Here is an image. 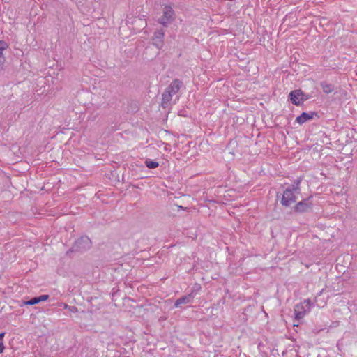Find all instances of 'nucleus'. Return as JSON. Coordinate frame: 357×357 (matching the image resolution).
Wrapping results in <instances>:
<instances>
[{
  "instance_id": "obj_1",
  "label": "nucleus",
  "mask_w": 357,
  "mask_h": 357,
  "mask_svg": "<svg viewBox=\"0 0 357 357\" xmlns=\"http://www.w3.org/2000/svg\"><path fill=\"white\" fill-rule=\"evenodd\" d=\"M301 194V188L299 187V183L296 186H293L291 188H287L282 195L281 203L284 206H290L295 204L297 195Z\"/></svg>"
},
{
  "instance_id": "obj_2",
  "label": "nucleus",
  "mask_w": 357,
  "mask_h": 357,
  "mask_svg": "<svg viewBox=\"0 0 357 357\" xmlns=\"http://www.w3.org/2000/svg\"><path fill=\"white\" fill-rule=\"evenodd\" d=\"M289 98L291 102L295 105H301L305 100L308 99V96L305 95L301 90H294L290 92Z\"/></svg>"
},
{
  "instance_id": "obj_3",
  "label": "nucleus",
  "mask_w": 357,
  "mask_h": 357,
  "mask_svg": "<svg viewBox=\"0 0 357 357\" xmlns=\"http://www.w3.org/2000/svg\"><path fill=\"white\" fill-rule=\"evenodd\" d=\"M174 10L169 6H165L163 8V15L160 20V23L167 26L174 18Z\"/></svg>"
},
{
  "instance_id": "obj_4",
  "label": "nucleus",
  "mask_w": 357,
  "mask_h": 357,
  "mask_svg": "<svg viewBox=\"0 0 357 357\" xmlns=\"http://www.w3.org/2000/svg\"><path fill=\"white\" fill-rule=\"evenodd\" d=\"M312 208V203L309 199H303L296 204L294 207V210L298 213H303L309 211Z\"/></svg>"
},
{
  "instance_id": "obj_5",
  "label": "nucleus",
  "mask_w": 357,
  "mask_h": 357,
  "mask_svg": "<svg viewBox=\"0 0 357 357\" xmlns=\"http://www.w3.org/2000/svg\"><path fill=\"white\" fill-rule=\"evenodd\" d=\"M294 312L296 319H301L304 317V316L305 315L307 312H308V310H307L305 306L301 303L295 306Z\"/></svg>"
},
{
  "instance_id": "obj_6",
  "label": "nucleus",
  "mask_w": 357,
  "mask_h": 357,
  "mask_svg": "<svg viewBox=\"0 0 357 357\" xmlns=\"http://www.w3.org/2000/svg\"><path fill=\"white\" fill-rule=\"evenodd\" d=\"M173 94L169 92L168 90H165V92L162 94V102L161 106L163 108L168 107L170 101L172 100Z\"/></svg>"
},
{
  "instance_id": "obj_7",
  "label": "nucleus",
  "mask_w": 357,
  "mask_h": 357,
  "mask_svg": "<svg viewBox=\"0 0 357 357\" xmlns=\"http://www.w3.org/2000/svg\"><path fill=\"white\" fill-rule=\"evenodd\" d=\"M8 47V44L3 41L0 40V66L3 65L6 61V56L4 52L7 50Z\"/></svg>"
},
{
  "instance_id": "obj_8",
  "label": "nucleus",
  "mask_w": 357,
  "mask_h": 357,
  "mask_svg": "<svg viewBox=\"0 0 357 357\" xmlns=\"http://www.w3.org/2000/svg\"><path fill=\"white\" fill-rule=\"evenodd\" d=\"M163 37H164V32L162 30H160V31L155 32L153 40H154V43L157 45L158 47H160L162 45Z\"/></svg>"
},
{
  "instance_id": "obj_9",
  "label": "nucleus",
  "mask_w": 357,
  "mask_h": 357,
  "mask_svg": "<svg viewBox=\"0 0 357 357\" xmlns=\"http://www.w3.org/2000/svg\"><path fill=\"white\" fill-rule=\"evenodd\" d=\"M314 114V113L309 114L306 112H303L299 116L296 118V122L301 125L305 123L306 121L312 119L313 118Z\"/></svg>"
},
{
  "instance_id": "obj_10",
  "label": "nucleus",
  "mask_w": 357,
  "mask_h": 357,
  "mask_svg": "<svg viewBox=\"0 0 357 357\" xmlns=\"http://www.w3.org/2000/svg\"><path fill=\"white\" fill-rule=\"evenodd\" d=\"M181 88V82L178 80H174L170 84V86L167 89L169 92H171L173 95L176 94Z\"/></svg>"
},
{
  "instance_id": "obj_11",
  "label": "nucleus",
  "mask_w": 357,
  "mask_h": 357,
  "mask_svg": "<svg viewBox=\"0 0 357 357\" xmlns=\"http://www.w3.org/2000/svg\"><path fill=\"white\" fill-rule=\"evenodd\" d=\"M191 300L192 296L190 294L188 296H184L182 298H180L176 300V301L175 302V307H178L182 304L188 303L191 301Z\"/></svg>"
},
{
  "instance_id": "obj_12",
  "label": "nucleus",
  "mask_w": 357,
  "mask_h": 357,
  "mask_svg": "<svg viewBox=\"0 0 357 357\" xmlns=\"http://www.w3.org/2000/svg\"><path fill=\"white\" fill-rule=\"evenodd\" d=\"M321 88L323 89V91L325 93H331L333 91V86L331 84H327L326 82H323V83L321 84Z\"/></svg>"
},
{
  "instance_id": "obj_13",
  "label": "nucleus",
  "mask_w": 357,
  "mask_h": 357,
  "mask_svg": "<svg viewBox=\"0 0 357 357\" xmlns=\"http://www.w3.org/2000/svg\"><path fill=\"white\" fill-rule=\"evenodd\" d=\"M145 165L149 169H154L159 166V163L158 162L153 160H146Z\"/></svg>"
},
{
  "instance_id": "obj_14",
  "label": "nucleus",
  "mask_w": 357,
  "mask_h": 357,
  "mask_svg": "<svg viewBox=\"0 0 357 357\" xmlns=\"http://www.w3.org/2000/svg\"><path fill=\"white\" fill-rule=\"evenodd\" d=\"M5 337V333H0V354L3 353L5 349V346L3 344V338Z\"/></svg>"
},
{
  "instance_id": "obj_15",
  "label": "nucleus",
  "mask_w": 357,
  "mask_h": 357,
  "mask_svg": "<svg viewBox=\"0 0 357 357\" xmlns=\"http://www.w3.org/2000/svg\"><path fill=\"white\" fill-rule=\"evenodd\" d=\"M38 303H39V301H38V297H35V298H31V300H29L28 301L24 302V305H32L37 304Z\"/></svg>"
},
{
  "instance_id": "obj_16",
  "label": "nucleus",
  "mask_w": 357,
  "mask_h": 357,
  "mask_svg": "<svg viewBox=\"0 0 357 357\" xmlns=\"http://www.w3.org/2000/svg\"><path fill=\"white\" fill-rule=\"evenodd\" d=\"M301 303L303 304V305L305 306V307L307 308V310L308 311L310 310V306H311V301H310V299L304 300Z\"/></svg>"
},
{
  "instance_id": "obj_17",
  "label": "nucleus",
  "mask_w": 357,
  "mask_h": 357,
  "mask_svg": "<svg viewBox=\"0 0 357 357\" xmlns=\"http://www.w3.org/2000/svg\"><path fill=\"white\" fill-rule=\"evenodd\" d=\"M38 298L39 303L42 302V301H46L49 298V296L48 295H41V296H38Z\"/></svg>"
}]
</instances>
